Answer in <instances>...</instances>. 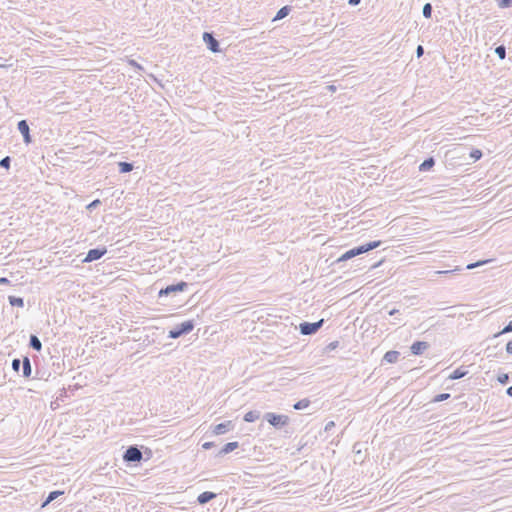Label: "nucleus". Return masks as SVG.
Returning <instances> with one entry per match:
<instances>
[{"label":"nucleus","instance_id":"f257e3e1","mask_svg":"<svg viewBox=\"0 0 512 512\" xmlns=\"http://www.w3.org/2000/svg\"><path fill=\"white\" fill-rule=\"evenodd\" d=\"M381 244H382V241L376 240V241H371V242H368V243H365V244L353 247V248L349 249L348 251H346L345 253H343L338 258L337 262L347 261V260L352 259V258H354L356 256H359L361 254L367 253V252H369V251H371L373 249H376V248L380 247Z\"/></svg>","mask_w":512,"mask_h":512},{"label":"nucleus","instance_id":"f03ea898","mask_svg":"<svg viewBox=\"0 0 512 512\" xmlns=\"http://www.w3.org/2000/svg\"><path fill=\"white\" fill-rule=\"evenodd\" d=\"M195 327L194 320H187L180 324H177L171 330H169L168 338L177 339L181 336L189 334Z\"/></svg>","mask_w":512,"mask_h":512},{"label":"nucleus","instance_id":"7ed1b4c3","mask_svg":"<svg viewBox=\"0 0 512 512\" xmlns=\"http://www.w3.org/2000/svg\"><path fill=\"white\" fill-rule=\"evenodd\" d=\"M263 419L276 429H281L289 423V417L287 415H280L273 412L265 413Z\"/></svg>","mask_w":512,"mask_h":512},{"label":"nucleus","instance_id":"20e7f679","mask_svg":"<svg viewBox=\"0 0 512 512\" xmlns=\"http://www.w3.org/2000/svg\"><path fill=\"white\" fill-rule=\"evenodd\" d=\"M122 458L128 464L138 463L143 459V454L137 445H130L123 453Z\"/></svg>","mask_w":512,"mask_h":512},{"label":"nucleus","instance_id":"39448f33","mask_svg":"<svg viewBox=\"0 0 512 512\" xmlns=\"http://www.w3.org/2000/svg\"><path fill=\"white\" fill-rule=\"evenodd\" d=\"M189 284L185 281H179L175 284L167 285L164 288H161L158 292V297L170 296L177 292H183L188 288Z\"/></svg>","mask_w":512,"mask_h":512},{"label":"nucleus","instance_id":"423d86ee","mask_svg":"<svg viewBox=\"0 0 512 512\" xmlns=\"http://www.w3.org/2000/svg\"><path fill=\"white\" fill-rule=\"evenodd\" d=\"M324 319H320L316 322H302L299 325V331L302 335H314L323 326Z\"/></svg>","mask_w":512,"mask_h":512},{"label":"nucleus","instance_id":"0eeeda50","mask_svg":"<svg viewBox=\"0 0 512 512\" xmlns=\"http://www.w3.org/2000/svg\"><path fill=\"white\" fill-rule=\"evenodd\" d=\"M202 39L207 49L211 52L217 53L221 51L219 41L215 38L213 32H204Z\"/></svg>","mask_w":512,"mask_h":512},{"label":"nucleus","instance_id":"6e6552de","mask_svg":"<svg viewBox=\"0 0 512 512\" xmlns=\"http://www.w3.org/2000/svg\"><path fill=\"white\" fill-rule=\"evenodd\" d=\"M107 253V248L105 246L102 247H96L93 249H90L87 253L85 258L82 260L83 263H90L96 260H99Z\"/></svg>","mask_w":512,"mask_h":512},{"label":"nucleus","instance_id":"1a4fd4ad","mask_svg":"<svg viewBox=\"0 0 512 512\" xmlns=\"http://www.w3.org/2000/svg\"><path fill=\"white\" fill-rule=\"evenodd\" d=\"M17 129L23 136V141L25 144H30L32 142V137L30 135V128L27 120L23 119L17 123Z\"/></svg>","mask_w":512,"mask_h":512},{"label":"nucleus","instance_id":"9d476101","mask_svg":"<svg viewBox=\"0 0 512 512\" xmlns=\"http://www.w3.org/2000/svg\"><path fill=\"white\" fill-rule=\"evenodd\" d=\"M234 428V423L227 420L212 427V435H222Z\"/></svg>","mask_w":512,"mask_h":512},{"label":"nucleus","instance_id":"9b49d317","mask_svg":"<svg viewBox=\"0 0 512 512\" xmlns=\"http://www.w3.org/2000/svg\"><path fill=\"white\" fill-rule=\"evenodd\" d=\"M430 347L429 343L426 341H415L411 347L410 351L413 355L419 356L424 353Z\"/></svg>","mask_w":512,"mask_h":512},{"label":"nucleus","instance_id":"f8f14e48","mask_svg":"<svg viewBox=\"0 0 512 512\" xmlns=\"http://www.w3.org/2000/svg\"><path fill=\"white\" fill-rule=\"evenodd\" d=\"M217 494L214 493V492H211V491H204L202 493H200L197 497V502L200 504V505H204L208 502H210L211 500H213L214 498H216Z\"/></svg>","mask_w":512,"mask_h":512},{"label":"nucleus","instance_id":"ddd939ff","mask_svg":"<svg viewBox=\"0 0 512 512\" xmlns=\"http://www.w3.org/2000/svg\"><path fill=\"white\" fill-rule=\"evenodd\" d=\"M21 367H22V376L24 378H30L31 374H32V365H31L30 359L27 356H25L23 358Z\"/></svg>","mask_w":512,"mask_h":512},{"label":"nucleus","instance_id":"4468645a","mask_svg":"<svg viewBox=\"0 0 512 512\" xmlns=\"http://www.w3.org/2000/svg\"><path fill=\"white\" fill-rule=\"evenodd\" d=\"M238 447H239V443L237 441L228 442L219 450V452L217 453V456L226 455V454L234 451Z\"/></svg>","mask_w":512,"mask_h":512},{"label":"nucleus","instance_id":"2eb2a0df","mask_svg":"<svg viewBox=\"0 0 512 512\" xmlns=\"http://www.w3.org/2000/svg\"><path fill=\"white\" fill-rule=\"evenodd\" d=\"M468 374V370L465 369L463 366L462 367H459L457 368L456 370H454L449 376H448V379L449 380H458V379H461L463 377H465L466 375Z\"/></svg>","mask_w":512,"mask_h":512},{"label":"nucleus","instance_id":"dca6fc26","mask_svg":"<svg viewBox=\"0 0 512 512\" xmlns=\"http://www.w3.org/2000/svg\"><path fill=\"white\" fill-rule=\"evenodd\" d=\"M399 356H400V353L398 351L390 350L384 354L382 361H385L387 363H395V362H397Z\"/></svg>","mask_w":512,"mask_h":512},{"label":"nucleus","instance_id":"f3484780","mask_svg":"<svg viewBox=\"0 0 512 512\" xmlns=\"http://www.w3.org/2000/svg\"><path fill=\"white\" fill-rule=\"evenodd\" d=\"M29 347L38 352H40L42 349V343H41L40 339L35 334L30 335Z\"/></svg>","mask_w":512,"mask_h":512},{"label":"nucleus","instance_id":"a211bd4d","mask_svg":"<svg viewBox=\"0 0 512 512\" xmlns=\"http://www.w3.org/2000/svg\"><path fill=\"white\" fill-rule=\"evenodd\" d=\"M434 165H435L434 157H428L419 165V171H421V172L429 171L431 168L434 167Z\"/></svg>","mask_w":512,"mask_h":512},{"label":"nucleus","instance_id":"6ab92c4d","mask_svg":"<svg viewBox=\"0 0 512 512\" xmlns=\"http://www.w3.org/2000/svg\"><path fill=\"white\" fill-rule=\"evenodd\" d=\"M260 416H261L260 411L251 410V411H248L247 413H245L243 420L245 422L252 423V422H255L256 420H258L260 418Z\"/></svg>","mask_w":512,"mask_h":512},{"label":"nucleus","instance_id":"aec40b11","mask_svg":"<svg viewBox=\"0 0 512 512\" xmlns=\"http://www.w3.org/2000/svg\"><path fill=\"white\" fill-rule=\"evenodd\" d=\"M64 494V491L60 490H54L49 492L48 496L46 497L45 501L42 503V507H45L55 499H57L60 495Z\"/></svg>","mask_w":512,"mask_h":512},{"label":"nucleus","instance_id":"412c9836","mask_svg":"<svg viewBox=\"0 0 512 512\" xmlns=\"http://www.w3.org/2000/svg\"><path fill=\"white\" fill-rule=\"evenodd\" d=\"M133 168L134 165L131 162L121 161L118 163V170L121 174L129 173L133 170Z\"/></svg>","mask_w":512,"mask_h":512},{"label":"nucleus","instance_id":"4be33fe9","mask_svg":"<svg viewBox=\"0 0 512 512\" xmlns=\"http://www.w3.org/2000/svg\"><path fill=\"white\" fill-rule=\"evenodd\" d=\"M290 12H291V7H290V6L285 5V6L281 7V8L277 11V13H276V15H275V17H274L273 21H275V20H281V19L285 18L286 16H288V15H289V13H290Z\"/></svg>","mask_w":512,"mask_h":512},{"label":"nucleus","instance_id":"5701e85b","mask_svg":"<svg viewBox=\"0 0 512 512\" xmlns=\"http://www.w3.org/2000/svg\"><path fill=\"white\" fill-rule=\"evenodd\" d=\"M8 302L12 307H24V299L18 296H9Z\"/></svg>","mask_w":512,"mask_h":512},{"label":"nucleus","instance_id":"b1692460","mask_svg":"<svg viewBox=\"0 0 512 512\" xmlns=\"http://www.w3.org/2000/svg\"><path fill=\"white\" fill-rule=\"evenodd\" d=\"M310 405V400L305 398L297 401L293 407L295 410H302L304 408H307Z\"/></svg>","mask_w":512,"mask_h":512},{"label":"nucleus","instance_id":"393cba45","mask_svg":"<svg viewBox=\"0 0 512 512\" xmlns=\"http://www.w3.org/2000/svg\"><path fill=\"white\" fill-rule=\"evenodd\" d=\"M512 332V320L509 321L503 328L501 331L495 333L493 335V338H497L499 337L500 335H503V334H507V333H510Z\"/></svg>","mask_w":512,"mask_h":512},{"label":"nucleus","instance_id":"a878e982","mask_svg":"<svg viewBox=\"0 0 512 512\" xmlns=\"http://www.w3.org/2000/svg\"><path fill=\"white\" fill-rule=\"evenodd\" d=\"M432 11H433L432 5H431L430 3H426V4L423 6L422 14H423V16H424L426 19H429V18H431V16H432Z\"/></svg>","mask_w":512,"mask_h":512},{"label":"nucleus","instance_id":"bb28decb","mask_svg":"<svg viewBox=\"0 0 512 512\" xmlns=\"http://www.w3.org/2000/svg\"><path fill=\"white\" fill-rule=\"evenodd\" d=\"M495 54L499 57V59L504 60L506 57V47L504 45H499L495 48Z\"/></svg>","mask_w":512,"mask_h":512},{"label":"nucleus","instance_id":"cd10ccee","mask_svg":"<svg viewBox=\"0 0 512 512\" xmlns=\"http://www.w3.org/2000/svg\"><path fill=\"white\" fill-rule=\"evenodd\" d=\"M482 156H483V153L479 149H472L470 152V158H472L474 161L481 159Z\"/></svg>","mask_w":512,"mask_h":512},{"label":"nucleus","instance_id":"c85d7f7f","mask_svg":"<svg viewBox=\"0 0 512 512\" xmlns=\"http://www.w3.org/2000/svg\"><path fill=\"white\" fill-rule=\"evenodd\" d=\"M449 398H450V394L449 393H441V394L436 395L433 398L432 402H434V403L442 402V401H445V400H447Z\"/></svg>","mask_w":512,"mask_h":512},{"label":"nucleus","instance_id":"c756f323","mask_svg":"<svg viewBox=\"0 0 512 512\" xmlns=\"http://www.w3.org/2000/svg\"><path fill=\"white\" fill-rule=\"evenodd\" d=\"M490 261L491 260H480V261L468 264L466 268L468 270H472V269H474L476 267H479V266H482V265H484V264H486V263H488Z\"/></svg>","mask_w":512,"mask_h":512},{"label":"nucleus","instance_id":"7c9ffc66","mask_svg":"<svg viewBox=\"0 0 512 512\" xmlns=\"http://www.w3.org/2000/svg\"><path fill=\"white\" fill-rule=\"evenodd\" d=\"M11 165V158L9 156H6L0 160V167L9 169Z\"/></svg>","mask_w":512,"mask_h":512},{"label":"nucleus","instance_id":"2f4dec72","mask_svg":"<svg viewBox=\"0 0 512 512\" xmlns=\"http://www.w3.org/2000/svg\"><path fill=\"white\" fill-rule=\"evenodd\" d=\"M497 381L502 385H506L509 382V375L507 373L499 374L497 376Z\"/></svg>","mask_w":512,"mask_h":512},{"label":"nucleus","instance_id":"473e14b6","mask_svg":"<svg viewBox=\"0 0 512 512\" xmlns=\"http://www.w3.org/2000/svg\"><path fill=\"white\" fill-rule=\"evenodd\" d=\"M500 8H509L512 6V0H495Z\"/></svg>","mask_w":512,"mask_h":512},{"label":"nucleus","instance_id":"72a5a7b5","mask_svg":"<svg viewBox=\"0 0 512 512\" xmlns=\"http://www.w3.org/2000/svg\"><path fill=\"white\" fill-rule=\"evenodd\" d=\"M21 364H22V361L18 358H15L12 360V369L15 371V372H19L20 371V368H21Z\"/></svg>","mask_w":512,"mask_h":512},{"label":"nucleus","instance_id":"f704fd0d","mask_svg":"<svg viewBox=\"0 0 512 512\" xmlns=\"http://www.w3.org/2000/svg\"><path fill=\"white\" fill-rule=\"evenodd\" d=\"M101 204V201L99 199L93 200L91 203L87 205V210L92 211L93 209L97 208Z\"/></svg>","mask_w":512,"mask_h":512},{"label":"nucleus","instance_id":"c9c22d12","mask_svg":"<svg viewBox=\"0 0 512 512\" xmlns=\"http://www.w3.org/2000/svg\"><path fill=\"white\" fill-rule=\"evenodd\" d=\"M424 54V47L422 45H418L416 48V56L417 58L422 57Z\"/></svg>","mask_w":512,"mask_h":512},{"label":"nucleus","instance_id":"e433bc0d","mask_svg":"<svg viewBox=\"0 0 512 512\" xmlns=\"http://www.w3.org/2000/svg\"><path fill=\"white\" fill-rule=\"evenodd\" d=\"M505 351L508 355H512V339L506 343Z\"/></svg>","mask_w":512,"mask_h":512},{"label":"nucleus","instance_id":"4c0bfd02","mask_svg":"<svg viewBox=\"0 0 512 512\" xmlns=\"http://www.w3.org/2000/svg\"><path fill=\"white\" fill-rule=\"evenodd\" d=\"M214 446H215L214 442H205L202 444V448L204 450H209V449L213 448Z\"/></svg>","mask_w":512,"mask_h":512},{"label":"nucleus","instance_id":"58836bf2","mask_svg":"<svg viewBox=\"0 0 512 512\" xmlns=\"http://www.w3.org/2000/svg\"><path fill=\"white\" fill-rule=\"evenodd\" d=\"M338 345H339L338 341H333V342L328 344L327 349L329 351L334 350V349H336L338 347Z\"/></svg>","mask_w":512,"mask_h":512},{"label":"nucleus","instance_id":"ea45409f","mask_svg":"<svg viewBox=\"0 0 512 512\" xmlns=\"http://www.w3.org/2000/svg\"><path fill=\"white\" fill-rule=\"evenodd\" d=\"M335 427V423L333 421H329L326 425H325V431H330L332 428Z\"/></svg>","mask_w":512,"mask_h":512},{"label":"nucleus","instance_id":"a19ab883","mask_svg":"<svg viewBox=\"0 0 512 512\" xmlns=\"http://www.w3.org/2000/svg\"><path fill=\"white\" fill-rule=\"evenodd\" d=\"M361 3V0H348L350 6H357Z\"/></svg>","mask_w":512,"mask_h":512},{"label":"nucleus","instance_id":"79ce46f5","mask_svg":"<svg viewBox=\"0 0 512 512\" xmlns=\"http://www.w3.org/2000/svg\"><path fill=\"white\" fill-rule=\"evenodd\" d=\"M65 396H66V391H65V389L63 388V389L61 390L60 395L57 397V400H61V401H62V400H63V397H65Z\"/></svg>","mask_w":512,"mask_h":512},{"label":"nucleus","instance_id":"37998d69","mask_svg":"<svg viewBox=\"0 0 512 512\" xmlns=\"http://www.w3.org/2000/svg\"><path fill=\"white\" fill-rule=\"evenodd\" d=\"M9 282L10 281L7 278H5V277H1L0 278V284H8Z\"/></svg>","mask_w":512,"mask_h":512},{"label":"nucleus","instance_id":"c03bdc74","mask_svg":"<svg viewBox=\"0 0 512 512\" xmlns=\"http://www.w3.org/2000/svg\"><path fill=\"white\" fill-rule=\"evenodd\" d=\"M399 313V310L398 309H392L389 311V315L390 316H394L395 314Z\"/></svg>","mask_w":512,"mask_h":512},{"label":"nucleus","instance_id":"a18cd8bd","mask_svg":"<svg viewBox=\"0 0 512 512\" xmlns=\"http://www.w3.org/2000/svg\"><path fill=\"white\" fill-rule=\"evenodd\" d=\"M506 394L512 398V386L508 387L506 390Z\"/></svg>","mask_w":512,"mask_h":512},{"label":"nucleus","instance_id":"49530a36","mask_svg":"<svg viewBox=\"0 0 512 512\" xmlns=\"http://www.w3.org/2000/svg\"><path fill=\"white\" fill-rule=\"evenodd\" d=\"M327 89H328L329 91L334 92V91L336 90V87H335L334 85H329V86H327Z\"/></svg>","mask_w":512,"mask_h":512},{"label":"nucleus","instance_id":"de8ad7c7","mask_svg":"<svg viewBox=\"0 0 512 512\" xmlns=\"http://www.w3.org/2000/svg\"><path fill=\"white\" fill-rule=\"evenodd\" d=\"M452 271L451 270H446V271H438L437 273L438 274H448V273H451Z\"/></svg>","mask_w":512,"mask_h":512},{"label":"nucleus","instance_id":"09e8293b","mask_svg":"<svg viewBox=\"0 0 512 512\" xmlns=\"http://www.w3.org/2000/svg\"><path fill=\"white\" fill-rule=\"evenodd\" d=\"M57 406H58V404L56 403V401L55 402H51V408L52 409H56Z\"/></svg>","mask_w":512,"mask_h":512},{"label":"nucleus","instance_id":"8fccbe9b","mask_svg":"<svg viewBox=\"0 0 512 512\" xmlns=\"http://www.w3.org/2000/svg\"><path fill=\"white\" fill-rule=\"evenodd\" d=\"M4 59L2 57H0V67H6V65L4 64Z\"/></svg>","mask_w":512,"mask_h":512},{"label":"nucleus","instance_id":"3c124183","mask_svg":"<svg viewBox=\"0 0 512 512\" xmlns=\"http://www.w3.org/2000/svg\"><path fill=\"white\" fill-rule=\"evenodd\" d=\"M37 375H38V376H39V378L41 379V378H43V376H45V373L40 374V371H39V370H37Z\"/></svg>","mask_w":512,"mask_h":512}]
</instances>
